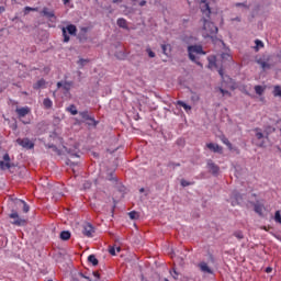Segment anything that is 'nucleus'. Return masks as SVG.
<instances>
[{
  "label": "nucleus",
  "mask_w": 281,
  "mask_h": 281,
  "mask_svg": "<svg viewBox=\"0 0 281 281\" xmlns=\"http://www.w3.org/2000/svg\"><path fill=\"white\" fill-rule=\"evenodd\" d=\"M276 131L274 127L270 126L268 130L262 132L261 128L257 127L254 130L255 133V144L259 148H265L267 146V143L269 142V135Z\"/></svg>",
  "instance_id": "1"
},
{
  "label": "nucleus",
  "mask_w": 281,
  "mask_h": 281,
  "mask_svg": "<svg viewBox=\"0 0 281 281\" xmlns=\"http://www.w3.org/2000/svg\"><path fill=\"white\" fill-rule=\"evenodd\" d=\"M202 23H203L202 36L204 38H212V41H214V37L216 36V34H218V27L214 25V22L205 18L202 19Z\"/></svg>",
  "instance_id": "2"
},
{
  "label": "nucleus",
  "mask_w": 281,
  "mask_h": 281,
  "mask_svg": "<svg viewBox=\"0 0 281 281\" xmlns=\"http://www.w3.org/2000/svg\"><path fill=\"white\" fill-rule=\"evenodd\" d=\"M189 58L192 63H196L200 67H203L201 61L196 60L199 57L196 56H205V52H203V46L201 45H191L188 47Z\"/></svg>",
  "instance_id": "3"
},
{
  "label": "nucleus",
  "mask_w": 281,
  "mask_h": 281,
  "mask_svg": "<svg viewBox=\"0 0 281 281\" xmlns=\"http://www.w3.org/2000/svg\"><path fill=\"white\" fill-rule=\"evenodd\" d=\"M67 32H68V34H70V36H76L78 29L74 24H69V25H67V27H63L61 33H63V37H64V43H69V40H70Z\"/></svg>",
  "instance_id": "4"
},
{
  "label": "nucleus",
  "mask_w": 281,
  "mask_h": 281,
  "mask_svg": "<svg viewBox=\"0 0 281 281\" xmlns=\"http://www.w3.org/2000/svg\"><path fill=\"white\" fill-rule=\"evenodd\" d=\"M16 144L22 146V148H26V150H32V148H34V142H32L30 138H18Z\"/></svg>",
  "instance_id": "5"
},
{
  "label": "nucleus",
  "mask_w": 281,
  "mask_h": 281,
  "mask_svg": "<svg viewBox=\"0 0 281 281\" xmlns=\"http://www.w3.org/2000/svg\"><path fill=\"white\" fill-rule=\"evenodd\" d=\"M9 216L13 220V225H16L18 227H23V225H25V220L21 218L16 211H13Z\"/></svg>",
  "instance_id": "6"
},
{
  "label": "nucleus",
  "mask_w": 281,
  "mask_h": 281,
  "mask_svg": "<svg viewBox=\"0 0 281 281\" xmlns=\"http://www.w3.org/2000/svg\"><path fill=\"white\" fill-rule=\"evenodd\" d=\"M201 12L206 19H210V14H212V10L210 9V4L206 0H201L200 2Z\"/></svg>",
  "instance_id": "7"
},
{
  "label": "nucleus",
  "mask_w": 281,
  "mask_h": 281,
  "mask_svg": "<svg viewBox=\"0 0 281 281\" xmlns=\"http://www.w3.org/2000/svg\"><path fill=\"white\" fill-rule=\"evenodd\" d=\"M74 82L71 81H59L57 82V89H63L65 93H69L71 91Z\"/></svg>",
  "instance_id": "8"
},
{
  "label": "nucleus",
  "mask_w": 281,
  "mask_h": 281,
  "mask_svg": "<svg viewBox=\"0 0 281 281\" xmlns=\"http://www.w3.org/2000/svg\"><path fill=\"white\" fill-rule=\"evenodd\" d=\"M199 269L202 273H206L209 276L214 274V270H212V268H210V266L205 261H201L199 263Z\"/></svg>",
  "instance_id": "9"
},
{
  "label": "nucleus",
  "mask_w": 281,
  "mask_h": 281,
  "mask_svg": "<svg viewBox=\"0 0 281 281\" xmlns=\"http://www.w3.org/2000/svg\"><path fill=\"white\" fill-rule=\"evenodd\" d=\"M11 166H10V155L9 154H4L3 155V160H0V169L1 170H10Z\"/></svg>",
  "instance_id": "10"
},
{
  "label": "nucleus",
  "mask_w": 281,
  "mask_h": 281,
  "mask_svg": "<svg viewBox=\"0 0 281 281\" xmlns=\"http://www.w3.org/2000/svg\"><path fill=\"white\" fill-rule=\"evenodd\" d=\"M231 203L233 206L240 205V203H243V195L238 192H233Z\"/></svg>",
  "instance_id": "11"
},
{
  "label": "nucleus",
  "mask_w": 281,
  "mask_h": 281,
  "mask_svg": "<svg viewBox=\"0 0 281 281\" xmlns=\"http://www.w3.org/2000/svg\"><path fill=\"white\" fill-rule=\"evenodd\" d=\"M93 232H95V231H94V228H93V226L91 224H86L83 226L82 234L85 236H87L88 238H91V236H93Z\"/></svg>",
  "instance_id": "12"
},
{
  "label": "nucleus",
  "mask_w": 281,
  "mask_h": 281,
  "mask_svg": "<svg viewBox=\"0 0 281 281\" xmlns=\"http://www.w3.org/2000/svg\"><path fill=\"white\" fill-rule=\"evenodd\" d=\"M206 147L209 148V150H212L213 153H223V147H221L218 144L209 143L206 144Z\"/></svg>",
  "instance_id": "13"
},
{
  "label": "nucleus",
  "mask_w": 281,
  "mask_h": 281,
  "mask_svg": "<svg viewBox=\"0 0 281 281\" xmlns=\"http://www.w3.org/2000/svg\"><path fill=\"white\" fill-rule=\"evenodd\" d=\"M257 65H260L263 71H267V69H271V64L263 58L257 59Z\"/></svg>",
  "instance_id": "14"
},
{
  "label": "nucleus",
  "mask_w": 281,
  "mask_h": 281,
  "mask_svg": "<svg viewBox=\"0 0 281 281\" xmlns=\"http://www.w3.org/2000/svg\"><path fill=\"white\" fill-rule=\"evenodd\" d=\"M207 168L210 170V172H212V175H218L220 172V168L218 166H216V164H214L212 160L207 161Z\"/></svg>",
  "instance_id": "15"
},
{
  "label": "nucleus",
  "mask_w": 281,
  "mask_h": 281,
  "mask_svg": "<svg viewBox=\"0 0 281 281\" xmlns=\"http://www.w3.org/2000/svg\"><path fill=\"white\" fill-rule=\"evenodd\" d=\"M41 14H43V16H46L47 19H56V14L54 13L53 10H49L48 8H43Z\"/></svg>",
  "instance_id": "16"
},
{
  "label": "nucleus",
  "mask_w": 281,
  "mask_h": 281,
  "mask_svg": "<svg viewBox=\"0 0 281 281\" xmlns=\"http://www.w3.org/2000/svg\"><path fill=\"white\" fill-rule=\"evenodd\" d=\"M30 111L31 110L29 106H24V108H18L15 110V113H18L19 117H25V115H27Z\"/></svg>",
  "instance_id": "17"
},
{
  "label": "nucleus",
  "mask_w": 281,
  "mask_h": 281,
  "mask_svg": "<svg viewBox=\"0 0 281 281\" xmlns=\"http://www.w3.org/2000/svg\"><path fill=\"white\" fill-rule=\"evenodd\" d=\"M79 115H80V117H82V120H90V122H92L94 126L98 125V122H95V119H94V117H91V116L89 115V112H87V111L79 112Z\"/></svg>",
  "instance_id": "18"
},
{
  "label": "nucleus",
  "mask_w": 281,
  "mask_h": 281,
  "mask_svg": "<svg viewBox=\"0 0 281 281\" xmlns=\"http://www.w3.org/2000/svg\"><path fill=\"white\" fill-rule=\"evenodd\" d=\"M161 49L165 56H170V53L172 52V46H170V44H162Z\"/></svg>",
  "instance_id": "19"
},
{
  "label": "nucleus",
  "mask_w": 281,
  "mask_h": 281,
  "mask_svg": "<svg viewBox=\"0 0 281 281\" xmlns=\"http://www.w3.org/2000/svg\"><path fill=\"white\" fill-rule=\"evenodd\" d=\"M209 69H218V66L216 65V57H209Z\"/></svg>",
  "instance_id": "20"
},
{
  "label": "nucleus",
  "mask_w": 281,
  "mask_h": 281,
  "mask_svg": "<svg viewBox=\"0 0 281 281\" xmlns=\"http://www.w3.org/2000/svg\"><path fill=\"white\" fill-rule=\"evenodd\" d=\"M116 25H119V27H122L123 30H128V25L126 24V20L124 18H120L116 21Z\"/></svg>",
  "instance_id": "21"
},
{
  "label": "nucleus",
  "mask_w": 281,
  "mask_h": 281,
  "mask_svg": "<svg viewBox=\"0 0 281 281\" xmlns=\"http://www.w3.org/2000/svg\"><path fill=\"white\" fill-rule=\"evenodd\" d=\"M255 212L256 214H259V216H262V213L265 212V205L255 204Z\"/></svg>",
  "instance_id": "22"
},
{
  "label": "nucleus",
  "mask_w": 281,
  "mask_h": 281,
  "mask_svg": "<svg viewBox=\"0 0 281 281\" xmlns=\"http://www.w3.org/2000/svg\"><path fill=\"white\" fill-rule=\"evenodd\" d=\"M43 104L45 109H52L54 106V102L49 98H45Z\"/></svg>",
  "instance_id": "23"
},
{
  "label": "nucleus",
  "mask_w": 281,
  "mask_h": 281,
  "mask_svg": "<svg viewBox=\"0 0 281 281\" xmlns=\"http://www.w3.org/2000/svg\"><path fill=\"white\" fill-rule=\"evenodd\" d=\"M71 238V233L69 231H64L60 233L61 240H69Z\"/></svg>",
  "instance_id": "24"
},
{
  "label": "nucleus",
  "mask_w": 281,
  "mask_h": 281,
  "mask_svg": "<svg viewBox=\"0 0 281 281\" xmlns=\"http://www.w3.org/2000/svg\"><path fill=\"white\" fill-rule=\"evenodd\" d=\"M255 44H256V46L254 47V49L256 52H259L260 49H262V47H265V43H262V41H260V40H256Z\"/></svg>",
  "instance_id": "25"
},
{
  "label": "nucleus",
  "mask_w": 281,
  "mask_h": 281,
  "mask_svg": "<svg viewBox=\"0 0 281 281\" xmlns=\"http://www.w3.org/2000/svg\"><path fill=\"white\" fill-rule=\"evenodd\" d=\"M88 262H90L93 267H98V258H95V255H90L88 257Z\"/></svg>",
  "instance_id": "26"
},
{
  "label": "nucleus",
  "mask_w": 281,
  "mask_h": 281,
  "mask_svg": "<svg viewBox=\"0 0 281 281\" xmlns=\"http://www.w3.org/2000/svg\"><path fill=\"white\" fill-rule=\"evenodd\" d=\"M45 87V79H40L36 83L33 85L34 89H43Z\"/></svg>",
  "instance_id": "27"
},
{
  "label": "nucleus",
  "mask_w": 281,
  "mask_h": 281,
  "mask_svg": "<svg viewBox=\"0 0 281 281\" xmlns=\"http://www.w3.org/2000/svg\"><path fill=\"white\" fill-rule=\"evenodd\" d=\"M177 104H178V106H182L184 109V111H192V106L188 105L183 101H177Z\"/></svg>",
  "instance_id": "28"
},
{
  "label": "nucleus",
  "mask_w": 281,
  "mask_h": 281,
  "mask_svg": "<svg viewBox=\"0 0 281 281\" xmlns=\"http://www.w3.org/2000/svg\"><path fill=\"white\" fill-rule=\"evenodd\" d=\"M217 71H218V75L221 76L223 82H227L228 80H232L229 77L225 76V74L223 72V68H220Z\"/></svg>",
  "instance_id": "29"
},
{
  "label": "nucleus",
  "mask_w": 281,
  "mask_h": 281,
  "mask_svg": "<svg viewBox=\"0 0 281 281\" xmlns=\"http://www.w3.org/2000/svg\"><path fill=\"white\" fill-rule=\"evenodd\" d=\"M273 95H274V98H281V87L280 86H274Z\"/></svg>",
  "instance_id": "30"
},
{
  "label": "nucleus",
  "mask_w": 281,
  "mask_h": 281,
  "mask_svg": "<svg viewBox=\"0 0 281 281\" xmlns=\"http://www.w3.org/2000/svg\"><path fill=\"white\" fill-rule=\"evenodd\" d=\"M30 12H38V8L25 7L24 14H30Z\"/></svg>",
  "instance_id": "31"
},
{
  "label": "nucleus",
  "mask_w": 281,
  "mask_h": 281,
  "mask_svg": "<svg viewBox=\"0 0 281 281\" xmlns=\"http://www.w3.org/2000/svg\"><path fill=\"white\" fill-rule=\"evenodd\" d=\"M67 111L71 113V115H78V110L76 109V105H70L67 108Z\"/></svg>",
  "instance_id": "32"
},
{
  "label": "nucleus",
  "mask_w": 281,
  "mask_h": 281,
  "mask_svg": "<svg viewBox=\"0 0 281 281\" xmlns=\"http://www.w3.org/2000/svg\"><path fill=\"white\" fill-rule=\"evenodd\" d=\"M255 91L257 95H262V93H265V88H262V86H256Z\"/></svg>",
  "instance_id": "33"
},
{
  "label": "nucleus",
  "mask_w": 281,
  "mask_h": 281,
  "mask_svg": "<svg viewBox=\"0 0 281 281\" xmlns=\"http://www.w3.org/2000/svg\"><path fill=\"white\" fill-rule=\"evenodd\" d=\"M234 236H235V238H237L238 240H243V238H245V235H243V232H240V231H236V232L234 233Z\"/></svg>",
  "instance_id": "34"
},
{
  "label": "nucleus",
  "mask_w": 281,
  "mask_h": 281,
  "mask_svg": "<svg viewBox=\"0 0 281 281\" xmlns=\"http://www.w3.org/2000/svg\"><path fill=\"white\" fill-rule=\"evenodd\" d=\"M20 203H22L23 205V212H25V214H27V212H30V205H27V203H25V201L20 200Z\"/></svg>",
  "instance_id": "35"
},
{
  "label": "nucleus",
  "mask_w": 281,
  "mask_h": 281,
  "mask_svg": "<svg viewBox=\"0 0 281 281\" xmlns=\"http://www.w3.org/2000/svg\"><path fill=\"white\" fill-rule=\"evenodd\" d=\"M222 142L225 144V146L232 149V143L229 142V139H227V137L223 136Z\"/></svg>",
  "instance_id": "36"
},
{
  "label": "nucleus",
  "mask_w": 281,
  "mask_h": 281,
  "mask_svg": "<svg viewBox=\"0 0 281 281\" xmlns=\"http://www.w3.org/2000/svg\"><path fill=\"white\" fill-rule=\"evenodd\" d=\"M274 221L276 223H280L281 224V214H280V211H277L274 213Z\"/></svg>",
  "instance_id": "37"
},
{
  "label": "nucleus",
  "mask_w": 281,
  "mask_h": 281,
  "mask_svg": "<svg viewBox=\"0 0 281 281\" xmlns=\"http://www.w3.org/2000/svg\"><path fill=\"white\" fill-rule=\"evenodd\" d=\"M88 63H89V60H87V59H79L78 60L79 67H85Z\"/></svg>",
  "instance_id": "38"
},
{
  "label": "nucleus",
  "mask_w": 281,
  "mask_h": 281,
  "mask_svg": "<svg viewBox=\"0 0 281 281\" xmlns=\"http://www.w3.org/2000/svg\"><path fill=\"white\" fill-rule=\"evenodd\" d=\"M128 216H130V218H132V221H133V220L137 218V212L132 211V212L128 213Z\"/></svg>",
  "instance_id": "39"
},
{
  "label": "nucleus",
  "mask_w": 281,
  "mask_h": 281,
  "mask_svg": "<svg viewBox=\"0 0 281 281\" xmlns=\"http://www.w3.org/2000/svg\"><path fill=\"white\" fill-rule=\"evenodd\" d=\"M146 52H147L149 58H155V52H153V49L147 48Z\"/></svg>",
  "instance_id": "40"
},
{
  "label": "nucleus",
  "mask_w": 281,
  "mask_h": 281,
  "mask_svg": "<svg viewBox=\"0 0 281 281\" xmlns=\"http://www.w3.org/2000/svg\"><path fill=\"white\" fill-rule=\"evenodd\" d=\"M182 188H188V186H192V182H188L187 180H181Z\"/></svg>",
  "instance_id": "41"
},
{
  "label": "nucleus",
  "mask_w": 281,
  "mask_h": 281,
  "mask_svg": "<svg viewBox=\"0 0 281 281\" xmlns=\"http://www.w3.org/2000/svg\"><path fill=\"white\" fill-rule=\"evenodd\" d=\"M222 59L223 60H232V57L229 56V54H227V53H224V54H222Z\"/></svg>",
  "instance_id": "42"
},
{
  "label": "nucleus",
  "mask_w": 281,
  "mask_h": 281,
  "mask_svg": "<svg viewBox=\"0 0 281 281\" xmlns=\"http://www.w3.org/2000/svg\"><path fill=\"white\" fill-rule=\"evenodd\" d=\"M220 91H221L222 95H227L229 93V91H227L223 88H220Z\"/></svg>",
  "instance_id": "43"
},
{
  "label": "nucleus",
  "mask_w": 281,
  "mask_h": 281,
  "mask_svg": "<svg viewBox=\"0 0 281 281\" xmlns=\"http://www.w3.org/2000/svg\"><path fill=\"white\" fill-rule=\"evenodd\" d=\"M170 274L172 276V278H173L175 280H177V276H179L176 270L170 271Z\"/></svg>",
  "instance_id": "44"
},
{
  "label": "nucleus",
  "mask_w": 281,
  "mask_h": 281,
  "mask_svg": "<svg viewBox=\"0 0 281 281\" xmlns=\"http://www.w3.org/2000/svg\"><path fill=\"white\" fill-rule=\"evenodd\" d=\"M109 252L111 254V256H115V247H111L109 249Z\"/></svg>",
  "instance_id": "45"
},
{
  "label": "nucleus",
  "mask_w": 281,
  "mask_h": 281,
  "mask_svg": "<svg viewBox=\"0 0 281 281\" xmlns=\"http://www.w3.org/2000/svg\"><path fill=\"white\" fill-rule=\"evenodd\" d=\"M92 274L94 276V278H97V280H100V272L94 271Z\"/></svg>",
  "instance_id": "46"
},
{
  "label": "nucleus",
  "mask_w": 281,
  "mask_h": 281,
  "mask_svg": "<svg viewBox=\"0 0 281 281\" xmlns=\"http://www.w3.org/2000/svg\"><path fill=\"white\" fill-rule=\"evenodd\" d=\"M271 271H273V268L271 267L266 268V273H271Z\"/></svg>",
  "instance_id": "47"
},
{
  "label": "nucleus",
  "mask_w": 281,
  "mask_h": 281,
  "mask_svg": "<svg viewBox=\"0 0 281 281\" xmlns=\"http://www.w3.org/2000/svg\"><path fill=\"white\" fill-rule=\"evenodd\" d=\"M81 32H83V34H87V32H89L88 27H81Z\"/></svg>",
  "instance_id": "48"
},
{
  "label": "nucleus",
  "mask_w": 281,
  "mask_h": 281,
  "mask_svg": "<svg viewBox=\"0 0 281 281\" xmlns=\"http://www.w3.org/2000/svg\"><path fill=\"white\" fill-rule=\"evenodd\" d=\"M139 5H140V7L146 5V0H142V1L139 2Z\"/></svg>",
  "instance_id": "49"
},
{
  "label": "nucleus",
  "mask_w": 281,
  "mask_h": 281,
  "mask_svg": "<svg viewBox=\"0 0 281 281\" xmlns=\"http://www.w3.org/2000/svg\"><path fill=\"white\" fill-rule=\"evenodd\" d=\"M5 12V7H0V14Z\"/></svg>",
  "instance_id": "50"
},
{
  "label": "nucleus",
  "mask_w": 281,
  "mask_h": 281,
  "mask_svg": "<svg viewBox=\"0 0 281 281\" xmlns=\"http://www.w3.org/2000/svg\"><path fill=\"white\" fill-rule=\"evenodd\" d=\"M113 3H122V0H112Z\"/></svg>",
  "instance_id": "51"
},
{
  "label": "nucleus",
  "mask_w": 281,
  "mask_h": 281,
  "mask_svg": "<svg viewBox=\"0 0 281 281\" xmlns=\"http://www.w3.org/2000/svg\"><path fill=\"white\" fill-rule=\"evenodd\" d=\"M64 5H67L69 3V0H63Z\"/></svg>",
  "instance_id": "52"
},
{
  "label": "nucleus",
  "mask_w": 281,
  "mask_h": 281,
  "mask_svg": "<svg viewBox=\"0 0 281 281\" xmlns=\"http://www.w3.org/2000/svg\"><path fill=\"white\" fill-rule=\"evenodd\" d=\"M241 5H245L244 3H236V8H240Z\"/></svg>",
  "instance_id": "53"
},
{
  "label": "nucleus",
  "mask_w": 281,
  "mask_h": 281,
  "mask_svg": "<svg viewBox=\"0 0 281 281\" xmlns=\"http://www.w3.org/2000/svg\"><path fill=\"white\" fill-rule=\"evenodd\" d=\"M72 157H78V155L77 154H72Z\"/></svg>",
  "instance_id": "54"
},
{
  "label": "nucleus",
  "mask_w": 281,
  "mask_h": 281,
  "mask_svg": "<svg viewBox=\"0 0 281 281\" xmlns=\"http://www.w3.org/2000/svg\"><path fill=\"white\" fill-rule=\"evenodd\" d=\"M116 251H121L120 247L116 248Z\"/></svg>",
  "instance_id": "55"
},
{
  "label": "nucleus",
  "mask_w": 281,
  "mask_h": 281,
  "mask_svg": "<svg viewBox=\"0 0 281 281\" xmlns=\"http://www.w3.org/2000/svg\"><path fill=\"white\" fill-rule=\"evenodd\" d=\"M140 192H144V189H140Z\"/></svg>",
  "instance_id": "56"
},
{
  "label": "nucleus",
  "mask_w": 281,
  "mask_h": 281,
  "mask_svg": "<svg viewBox=\"0 0 281 281\" xmlns=\"http://www.w3.org/2000/svg\"><path fill=\"white\" fill-rule=\"evenodd\" d=\"M142 281H148V280H146V279H143Z\"/></svg>",
  "instance_id": "57"
},
{
  "label": "nucleus",
  "mask_w": 281,
  "mask_h": 281,
  "mask_svg": "<svg viewBox=\"0 0 281 281\" xmlns=\"http://www.w3.org/2000/svg\"><path fill=\"white\" fill-rule=\"evenodd\" d=\"M165 281H169L168 279H165Z\"/></svg>",
  "instance_id": "58"
},
{
  "label": "nucleus",
  "mask_w": 281,
  "mask_h": 281,
  "mask_svg": "<svg viewBox=\"0 0 281 281\" xmlns=\"http://www.w3.org/2000/svg\"><path fill=\"white\" fill-rule=\"evenodd\" d=\"M133 1H137V0H133Z\"/></svg>",
  "instance_id": "59"
}]
</instances>
